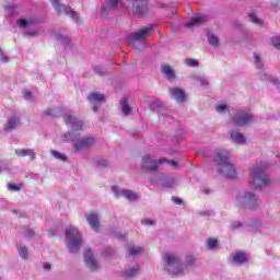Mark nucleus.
<instances>
[{
	"instance_id": "nucleus-43",
	"label": "nucleus",
	"mask_w": 280,
	"mask_h": 280,
	"mask_svg": "<svg viewBox=\"0 0 280 280\" xmlns=\"http://www.w3.org/2000/svg\"><path fill=\"white\" fill-rule=\"evenodd\" d=\"M104 255L105 257H113V255H115V249H113L112 247H106L104 249Z\"/></svg>"
},
{
	"instance_id": "nucleus-45",
	"label": "nucleus",
	"mask_w": 280,
	"mask_h": 280,
	"mask_svg": "<svg viewBox=\"0 0 280 280\" xmlns=\"http://www.w3.org/2000/svg\"><path fill=\"white\" fill-rule=\"evenodd\" d=\"M94 72L97 74V75H105V72H104V69L100 66H95L94 67Z\"/></svg>"
},
{
	"instance_id": "nucleus-12",
	"label": "nucleus",
	"mask_w": 280,
	"mask_h": 280,
	"mask_svg": "<svg viewBox=\"0 0 280 280\" xmlns=\"http://www.w3.org/2000/svg\"><path fill=\"white\" fill-rule=\"evenodd\" d=\"M250 121H253V114L246 110L237 112L235 116L232 117V122L234 126H248Z\"/></svg>"
},
{
	"instance_id": "nucleus-17",
	"label": "nucleus",
	"mask_w": 280,
	"mask_h": 280,
	"mask_svg": "<svg viewBox=\"0 0 280 280\" xmlns=\"http://www.w3.org/2000/svg\"><path fill=\"white\" fill-rule=\"evenodd\" d=\"M84 259L90 270H100V261L96 260L95 256H93V250L90 248L85 249Z\"/></svg>"
},
{
	"instance_id": "nucleus-22",
	"label": "nucleus",
	"mask_w": 280,
	"mask_h": 280,
	"mask_svg": "<svg viewBox=\"0 0 280 280\" xmlns=\"http://www.w3.org/2000/svg\"><path fill=\"white\" fill-rule=\"evenodd\" d=\"M15 154L16 156H30L31 161L36 159V152L33 149H18Z\"/></svg>"
},
{
	"instance_id": "nucleus-30",
	"label": "nucleus",
	"mask_w": 280,
	"mask_h": 280,
	"mask_svg": "<svg viewBox=\"0 0 280 280\" xmlns=\"http://www.w3.org/2000/svg\"><path fill=\"white\" fill-rule=\"evenodd\" d=\"M56 40H58L59 43H63V45H69L70 39L67 35L62 34V33H57L55 35Z\"/></svg>"
},
{
	"instance_id": "nucleus-16",
	"label": "nucleus",
	"mask_w": 280,
	"mask_h": 280,
	"mask_svg": "<svg viewBox=\"0 0 280 280\" xmlns=\"http://www.w3.org/2000/svg\"><path fill=\"white\" fill-rule=\"evenodd\" d=\"M168 93L171 97L177 102V104H184V102L187 100L185 90L180 88H168Z\"/></svg>"
},
{
	"instance_id": "nucleus-28",
	"label": "nucleus",
	"mask_w": 280,
	"mask_h": 280,
	"mask_svg": "<svg viewBox=\"0 0 280 280\" xmlns=\"http://www.w3.org/2000/svg\"><path fill=\"white\" fill-rule=\"evenodd\" d=\"M207 36L208 43L209 45H211V47H220V39L218 38V36H215V34L208 32Z\"/></svg>"
},
{
	"instance_id": "nucleus-56",
	"label": "nucleus",
	"mask_w": 280,
	"mask_h": 280,
	"mask_svg": "<svg viewBox=\"0 0 280 280\" xmlns=\"http://www.w3.org/2000/svg\"><path fill=\"white\" fill-rule=\"evenodd\" d=\"M25 36H36V33H34V32H27V33H25Z\"/></svg>"
},
{
	"instance_id": "nucleus-42",
	"label": "nucleus",
	"mask_w": 280,
	"mask_h": 280,
	"mask_svg": "<svg viewBox=\"0 0 280 280\" xmlns=\"http://www.w3.org/2000/svg\"><path fill=\"white\" fill-rule=\"evenodd\" d=\"M18 25L20 27H22V30H25V27H27V25H30V22L25 19L18 20Z\"/></svg>"
},
{
	"instance_id": "nucleus-53",
	"label": "nucleus",
	"mask_w": 280,
	"mask_h": 280,
	"mask_svg": "<svg viewBox=\"0 0 280 280\" xmlns=\"http://www.w3.org/2000/svg\"><path fill=\"white\" fill-rule=\"evenodd\" d=\"M98 165H101L102 167H106V165H108V161L106 160H98Z\"/></svg>"
},
{
	"instance_id": "nucleus-13",
	"label": "nucleus",
	"mask_w": 280,
	"mask_h": 280,
	"mask_svg": "<svg viewBox=\"0 0 280 280\" xmlns=\"http://www.w3.org/2000/svg\"><path fill=\"white\" fill-rule=\"evenodd\" d=\"M132 12L135 16H144V14H148V0H136L132 3Z\"/></svg>"
},
{
	"instance_id": "nucleus-49",
	"label": "nucleus",
	"mask_w": 280,
	"mask_h": 280,
	"mask_svg": "<svg viewBox=\"0 0 280 280\" xmlns=\"http://www.w3.org/2000/svg\"><path fill=\"white\" fill-rule=\"evenodd\" d=\"M172 200L174 201L175 205H183V199L178 197H172Z\"/></svg>"
},
{
	"instance_id": "nucleus-51",
	"label": "nucleus",
	"mask_w": 280,
	"mask_h": 280,
	"mask_svg": "<svg viewBox=\"0 0 280 280\" xmlns=\"http://www.w3.org/2000/svg\"><path fill=\"white\" fill-rule=\"evenodd\" d=\"M270 83H271V84H275L276 86H279L280 81H279V79H277V78H271V79H270Z\"/></svg>"
},
{
	"instance_id": "nucleus-4",
	"label": "nucleus",
	"mask_w": 280,
	"mask_h": 280,
	"mask_svg": "<svg viewBox=\"0 0 280 280\" xmlns=\"http://www.w3.org/2000/svg\"><path fill=\"white\" fill-rule=\"evenodd\" d=\"M264 164H255L249 168V184L254 186L255 189H264L270 185V177L264 173Z\"/></svg>"
},
{
	"instance_id": "nucleus-20",
	"label": "nucleus",
	"mask_w": 280,
	"mask_h": 280,
	"mask_svg": "<svg viewBox=\"0 0 280 280\" xmlns=\"http://www.w3.org/2000/svg\"><path fill=\"white\" fill-rule=\"evenodd\" d=\"M16 128H19V117L13 115L9 117L7 125L4 126V131L12 132V130H16Z\"/></svg>"
},
{
	"instance_id": "nucleus-1",
	"label": "nucleus",
	"mask_w": 280,
	"mask_h": 280,
	"mask_svg": "<svg viewBox=\"0 0 280 280\" xmlns=\"http://www.w3.org/2000/svg\"><path fill=\"white\" fill-rule=\"evenodd\" d=\"M162 260L165 272L171 277H185L186 272L198 268V258L191 254L186 255L183 260L179 254L166 253Z\"/></svg>"
},
{
	"instance_id": "nucleus-31",
	"label": "nucleus",
	"mask_w": 280,
	"mask_h": 280,
	"mask_svg": "<svg viewBox=\"0 0 280 280\" xmlns=\"http://www.w3.org/2000/svg\"><path fill=\"white\" fill-rule=\"evenodd\" d=\"M128 253L131 257H137V255L143 253V247L130 246Z\"/></svg>"
},
{
	"instance_id": "nucleus-33",
	"label": "nucleus",
	"mask_w": 280,
	"mask_h": 280,
	"mask_svg": "<svg viewBox=\"0 0 280 280\" xmlns=\"http://www.w3.org/2000/svg\"><path fill=\"white\" fill-rule=\"evenodd\" d=\"M249 16V21L252 23H254L255 25H261V20H259V18L257 16V13H255V11H250L248 13Z\"/></svg>"
},
{
	"instance_id": "nucleus-46",
	"label": "nucleus",
	"mask_w": 280,
	"mask_h": 280,
	"mask_svg": "<svg viewBox=\"0 0 280 280\" xmlns=\"http://www.w3.org/2000/svg\"><path fill=\"white\" fill-rule=\"evenodd\" d=\"M226 108H228L226 104H219L217 106V112L218 113H226Z\"/></svg>"
},
{
	"instance_id": "nucleus-38",
	"label": "nucleus",
	"mask_w": 280,
	"mask_h": 280,
	"mask_svg": "<svg viewBox=\"0 0 280 280\" xmlns=\"http://www.w3.org/2000/svg\"><path fill=\"white\" fill-rule=\"evenodd\" d=\"M208 248H210V250H213V248H215V246H218V240L215 238H208Z\"/></svg>"
},
{
	"instance_id": "nucleus-23",
	"label": "nucleus",
	"mask_w": 280,
	"mask_h": 280,
	"mask_svg": "<svg viewBox=\"0 0 280 280\" xmlns=\"http://www.w3.org/2000/svg\"><path fill=\"white\" fill-rule=\"evenodd\" d=\"M234 264H246L248 261V256L244 252H237L232 255Z\"/></svg>"
},
{
	"instance_id": "nucleus-26",
	"label": "nucleus",
	"mask_w": 280,
	"mask_h": 280,
	"mask_svg": "<svg viewBox=\"0 0 280 280\" xmlns=\"http://www.w3.org/2000/svg\"><path fill=\"white\" fill-rule=\"evenodd\" d=\"M62 109L60 107L49 108L44 112L45 117H60Z\"/></svg>"
},
{
	"instance_id": "nucleus-5",
	"label": "nucleus",
	"mask_w": 280,
	"mask_h": 280,
	"mask_svg": "<svg viewBox=\"0 0 280 280\" xmlns=\"http://www.w3.org/2000/svg\"><path fill=\"white\" fill-rule=\"evenodd\" d=\"M152 30H154V25L149 24L144 28L131 33L127 36V43L133 47V49H145V38L150 37L152 35Z\"/></svg>"
},
{
	"instance_id": "nucleus-24",
	"label": "nucleus",
	"mask_w": 280,
	"mask_h": 280,
	"mask_svg": "<svg viewBox=\"0 0 280 280\" xmlns=\"http://www.w3.org/2000/svg\"><path fill=\"white\" fill-rule=\"evenodd\" d=\"M230 138L234 143H238L240 145L246 143V137H244V135H242L241 132H232L230 135Z\"/></svg>"
},
{
	"instance_id": "nucleus-3",
	"label": "nucleus",
	"mask_w": 280,
	"mask_h": 280,
	"mask_svg": "<svg viewBox=\"0 0 280 280\" xmlns=\"http://www.w3.org/2000/svg\"><path fill=\"white\" fill-rule=\"evenodd\" d=\"M235 206L243 211H259L261 209V198L255 191L243 190L236 195Z\"/></svg>"
},
{
	"instance_id": "nucleus-32",
	"label": "nucleus",
	"mask_w": 280,
	"mask_h": 280,
	"mask_svg": "<svg viewBox=\"0 0 280 280\" xmlns=\"http://www.w3.org/2000/svg\"><path fill=\"white\" fill-rule=\"evenodd\" d=\"M50 154L57 160L62 161L63 163L67 162V155L60 153L59 151L51 150Z\"/></svg>"
},
{
	"instance_id": "nucleus-29",
	"label": "nucleus",
	"mask_w": 280,
	"mask_h": 280,
	"mask_svg": "<svg viewBox=\"0 0 280 280\" xmlns=\"http://www.w3.org/2000/svg\"><path fill=\"white\" fill-rule=\"evenodd\" d=\"M139 273V266H135L133 268H129L125 270V276L127 277V279H132V277H135V275Z\"/></svg>"
},
{
	"instance_id": "nucleus-9",
	"label": "nucleus",
	"mask_w": 280,
	"mask_h": 280,
	"mask_svg": "<svg viewBox=\"0 0 280 280\" xmlns=\"http://www.w3.org/2000/svg\"><path fill=\"white\" fill-rule=\"evenodd\" d=\"M165 161H167L165 158L156 160L152 155H144L142 158L141 170H145L147 172H156V170H159V165H163Z\"/></svg>"
},
{
	"instance_id": "nucleus-34",
	"label": "nucleus",
	"mask_w": 280,
	"mask_h": 280,
	"mask_svg": "<svg viewBox=\"0 0 280 280\" xmlns=\"http://www.w3.org/2000/svg\"><path fill=\"white\" fill-rule=\"evenodd\" d=\"M18 250L21 259H27L30 253L27 250V247L19 246L18 245Z\"/></svg>"
},
{
	"instance_id": "nucleus-50",
	"label": "nucleus",
	"mask_w": 280,
	"mask_h": 280,
	"mask_svg": "<svg viewBox=\"0 0 280 280\" xmlns=\"http://www.w3.org/2000/svg\"><path fill=\"white\" fill-rule=\"evenodd\" d=\"M0 58H1V61L2 62H8V57H5L4 55H3V50L2 49H0Z\"/></svg>"
},
{
	"instance_id": "nucleus-48",
	"label": "nucleus",
	"mask_w": 280,
	"mask_h": 280,
	"mask_svg": "<svg viewBox=\"0 0 280 280\" xmlns=\"http://www.w3.org/2000/svg\"><path fill=\"white\" fill-rule=\"evenodd\" d=\"M164 163H168V165H173V167H178V162L174 161V160H166L164 161Z\"/></svg>"
},
{
	"instance_id": "nucleus-57",
	"label": "nucleus",
	"mask_w": 280,
	"mask_h": 280,
	"mask_svg": "<svg viewBox=\"0 0 280 280\" xmlns=\"http://www.w3.org/2000/svg\"><path fill=\"white\" fill-rule=\"evenodd\" d=\"M94 113H97V106L93 107Z\"/></svg>"
},
{
	"instance_id": "nucleus-41",
	"label": "nucleus",
	"mask_w": 280,
	"mask_h": 280,
	"mask_svg": "<svg viewBox=\"0 0 280 280\" xmlns=\"http://www.w3.org/2000/svg\"><path fill=\"white\" fill-rule=\"evenodd\" d=\"M185 65L187 67H198V61L196 59H185Z\"/></svg>"
},
{
	"instance_id": "nucleus-6",
	"label": "nucleus",
	"mask_w": 280,
	"mask_h": 280,
	"mask_svg": "<svg viewBox=\"0 0 280 280\" xmlns=\"http://www.w3.org/2000/svg\"><path fill=\"white\" fill-rule=\"evenodd\" d=\"M66 242L69 253H79L80 248H82V233L77 228L69 225L66 229Z\"/></svg>"
},
{
	"instance_id": "nucleus-19",
	"label": "nucleus",
	"mask_w": 280,
	"mask_h": 280,
	"mask_svg": "<svg viewBox=\"0 0 280 280\" xmlns=\"http://www.w3.org/2000/svg\"><path fill=\"white\" fill-rule=\"evenodd\" d=\"M88 223L90 224L93 231H100V217L95 212H91L90 214L85 215Z\"/></svg>"
},
{
	"instance_id": "nucleus-54",
	"label": "nucleus",
	"mask_w": 280,
	"mask_h": 280,
	"mask_svg": "<svg viewBox=\"0 0 280 280\" xmlns=\"http://www.w3.org/2000/svg\"><path fill=\"white\" fill-rule=\"evenodd\" d=\"M43 268L44 270H51V265L49 262H44Z\"/></svg>"
},
{
	"instance_id": "nucleus-25",
	"label": "nucleus",
	"mask_w": 280,
	"mask_h": 280,
	"mask_svg": "<svg viewBox=\"0 0 280 280\" xmlns=\"http://www.w3.org/2000/svg\"><path fill=\"white\" fill-rule=\"evenodd\" d=\"M88 100L91 104H100L104 102V94L101 93H92L88 96Z\"/></svg>"
},
{
	"instance_id": "nucleus-15",
	"label": "nucleus",
	"mask_w": 280,
	"mask_h": 280,
	"mask_svg": "<svg viewBox=\"0 0 280 280\" xmlns=\"http://www.w3.org/2000/svg\"><path fill=\"white\" fill-rule=\"evenodd\" d=\"M112 191L116 196V198H121L122 196L124 198H127V200H139V196H137L136 192L132 190H119V187L113 186Z\"/></svg>"
},
{
	"instance_id": "nucleus-2",
	"label": "nucleus",
	"mask_w": 280,
	"mask_h": 280,
	"mask_svg": "<svg viewBox=\"0 0 280 280\" xmlns=\"http://www.w3.org/2000/svg\"><path fill=\"white\" fill-rule=\"evenodd\" d=\"M214 161L219 167V173L225 178H237V170L233 164V155L231 151L219 149L215 151Z\"/></svg>"
},
{
	"instance_id": "nucleus-36",
	"label": "nucleus",
	"mask_w": 280,
	"mask_h": 280,
	"mask_svg": "<svg viewBox=\"0 0 280 280\" xmlns=\"http://www.w3.org/2000/svg\"><path fill=\"white\" fill-rule=\"evenodd\" d=\"M8 189L9 191H21V189H23V184H9Z\"/></svg>"
},
{
	"instance_id": "nucleus-55",
	"label": "nucleus",
	"mask_w": 280,
	"mask_h": 280,
	"mask_svg": "<svg viewBox=\"0 0 280 280\" xmlns=\"http://www.w3.org/2000/svg\"><path fill=\"white\" fill-rule=\"evenodd\" d=\"M200 82H201L202 86H207V84H209V80H207V79H201Z\"/></svg>"
},
{
	"instance_id": "nucleus-35",
	"label": "nucleus",
	"mask_w": 280,
	"mask_h": 280,
	"mask_svg": "<svg viewBox=\"0 0 280 280\" xmlns=\"http://www.w3.org/2000/svg\"><path fill=\"white\" fill-rule=\"evenodd\" d=\"M254 60L256 69H264V61H261V57H259V54L254 52Z\"/></svg>"
},
{
	"instance_id": "nucleus-7",
	"label": "nucleus",
	"mask_w": 280,
	"mask_h": 280,
	"mask_svg": "<svg viewBox=\"0 0 280 280\" xmlns=\"http://www.w3.org/2000/svg\"><path fill=\"white\" fill-rule=\"evenodd\" d=\"M65 140L73 143L74 152H82L83 150H89V148H93L95 145V138L86 137L80 139V133L68 132L65 135Z\"/></svg>"
},
{
	"instance_id": "nucleus-27",
	"label": "nucleus",
	"mask_w": 280,
	"mask_h": 280,
	"mask_svg": "<svg viewBox=\"0 0 280 280\" xmlns=\"http://www.w3.org/2000/svg\"><path fill=\"white\" fill-rule=\"evenodd\" d=\"M120 107H121V110H122V114L125 117H128V115H130V113H132V108L128 104V98H122L120 101Z\"/></svg>"
},
{
	"instance_id": "nucleus-47",
	"label": "nucleus",
	"mask_w": 280,
	"mask_h": 280,
	"mask_svg": "<svg viewBox=\"0 0 280 280\" xmlns=\"http://www.w3.org/2000/svg\"><path fill=\"white\" fill-rule=\"evenodd\" d=\"M232 231H235V229H242V222L235 221L234 223L231 224Z\"/></svg>"
},
{
	"instance_id": "nucleus-44",
	"label": "nucleus",
	"mask_w": 280,
	"mask_h": 280,
	"mask_svg": "<svg viewBox=\"0 0 280 280\" xmlns=\"http://www.w3.org/2000/svg\"><path fill=\"white\" fill-rule=\"evenodd\" d=\"M22 233H23V235H24L25 237H34V232H33V230L24 229V230L22 231Z\"/></svg>"
},
{
	"instance_id": "nucleus-58",
	"label": "nucleus",
	"mask_w": 280,
	"mask_h": 280,
	"mask_svg": "<svg viewBox=\"0 0 280 280\" xmlns=\"http://www.w3.org/2000/svg\"><path fill=\"white\" fill-rule=\"evenodd\" d=\"M13 213H15V214L19 213V210H13Z\"/></svg>"
},
{
	"instance_id": "nucleus-52",
	"label": "nucleus",
	"mask_w": 280,
	"mask_h": 280,
	"mask_svg": "<svg viewBox=\"0 0 280 280\" xmlns=\"http://www.w3.org/2000/svg\"><path fill=\"white\" fill-rule=\"evenodd\" d=\"M24 100H27V101L32 100V92L30 91L24 92Z\"/></svg>"
},
{
	"instance_id": "nucleus-18",
	"label": "nucleus",
	"mask_w": 280,
	"mask_h": 280,
	"mask_svg": "<svg viewBox=\"0 0 280 280\" xmlns=\"http://www.w3.org/2000/svg\"><path fill=\"white\" fill-rule=\"evenodd\" d=\"M209 21V18L207 15H199L197 18H194L189 22L185 23V27H188V30H191V27H200V25H205Z\"/></svg>"
},
{
	"instance_id": "nucleus-14",
	"label": "nucleus",
	"mask_w": 280,
	"mask_h": 280,
	"mask_svg": "<svg viewBox=\"0 0 280 280\" xmlns=\"http://www.w3.org/2000/svg\"><path fill=\"white\" fill-rule=\"evenodd\" d=\"M152 183H158L159 185H162V187H174L176 185V180H174V177H167L163 173H158L153 179H151Z\"/></svg>"
},
{
	"instance_id": "nucleus-21",
	"label": "nucleus",
	"mask_w": 280,
	"mask_h": 280,
	"mask_svg": "<svg viewBox=\"0 0 280 280\" xmlns=\"http://www.w3.org/2000/svg\"><path fill=\"white\" fill-rule=\"evenodd\" d=\"M161 71H162L163 75H165V78L167 80H170L171 82H172V80H175L176 73L174 72V69H172V67L170 65H162Z\"/></svg>"
},
{
	"instance_id": "nucleus-39",
	"label": "nucleus",
	"mask_w": 280,
	"mask_h": 280,
	"mask_svg": "<svg viewBox=\"0 0 280 280\" xmlns=\"http://www.w3.org/2000/svg\"><path fill=\"white\" fill-rule=\"evenodd\" d=\"M141 224H144L145 226H154L156 222L152 219H142Z\"/></svg>"
},
{
	"instance_id": "nucleus-8",
	"label": "nucleus",
	"mask_w": 280,
	"mask_h": 280,
	"mask_svg": "<svg viewBox=\"0 0 280 280\" xmlns=\"http://www.w3.org/2000/svg\"><path fill=\"white\" fill-rule=\"evenodd\" d=\"M63 121L67 126H70L74 135H79L81 130H84V121H82L78 116L71 114V112H68L63 115Z\"/></svg>"
},
{
	"instance_id": "nucleus-10",
	"label": "nucleus",
	"mask_w": 280,
	"mask_h": 280,
	"mask_svg": "<svg viewBox=\"0 0 280 280\" xmlns=\"http://www.w3.org/2000/svg\"><path fill=\"white\" fill-rule=\"evenodd\" d=\"M121 10H128L121 0H106L102 5L103 12H121Z\"/></svg>"
},
{
	"instance_id": "nucleus-40",
	"label": "nucleus",
	"mask_w": 280,
	"mask_h": 280,
	"mask_svg": "<svg viewBox=\"0 0 280 280\" xmlns=\"http://www.w3.org/2000/svg\"><path fill=\"white\" fill-rule=\"evenodd\" d=\"M271 43L276 49H280V36L272 37Z\"/></svg>"
},
{
	"instance_id": "nucleus-11",
	"label": "nucleus",
	"mask_w": 280,
	"mask_h": 280,
	"mask_svg": "<svg viewBox=\"0 0 280 280\" xmlns=\"http://www.w3.org/2000/svg\"><path fill=\"white\" fill-rule=\"evenodd\" d=\"M50 3L57 12L60 13L63 10L67 16H70L71 19H74L78 23H80V15L78 14V12L73 11L71 7H65L60 4V0H50Z\"/></svg>"
},
{
	"instance_id": "nucleus-37",
	"label": "nucleus",
	"mask_w": 280,
	"mask_h": 280,
	"mask_svg": "<svg viewBox=\"0 0 280 280\" xmlns=\"http://www.w3.org/2000/svg\"><path fill=\"white\" fill-rule=\"evenodd\" d=\"M151 110H156V108H163V102L155 100L150 105Z\"/></svg>"
}]
</instances>
